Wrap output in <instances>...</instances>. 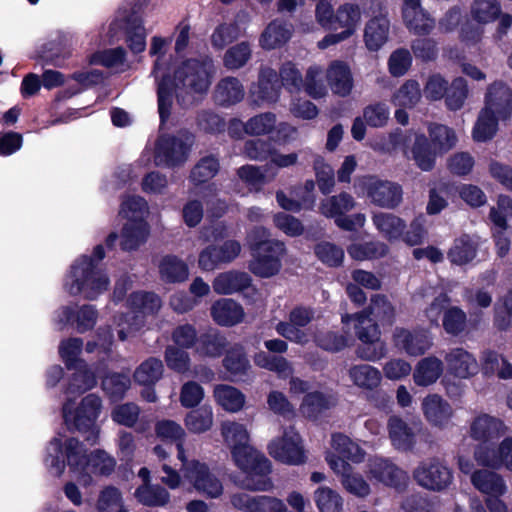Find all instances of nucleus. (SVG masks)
Instances as JSON below:
<instances>
[{
  "mask_svg": "<svg viewBox=\"0 0 512 512\" xmlns=\"http://www.w3.org/2000/svg\"><path fill=\"white\" fill-rule=\"evenodd\" d=\"M214 72L213 60L204 56L201 58L185 61L175 72V81L171 82L169 77L160 75V60H156L153 74L158 82V111L161 126L168 123L170 109L172 106V92L175 90L176 97H182L183 93H203L211 84V76Z\"/></svg>",
  "mask_w": 512,
  "mask_h": 512,
  "instance_id": "1",
  "label": "nucleus"
},
{
  "mask_svg": "<svg viewBox=\"0 0 512 512\" xmlns=\"http://www.w3.org/2000/svg\"><path fill=\"white\" fill-rule=\"evenodd\" d=\"M354 323V332L361 344L357 347L358 357L368 361H377L387 354L386 343L381 339L379 324L391 326L395 321V309L383 294L372 296L370 304L360 313L345 314L342 322Z\"/></svg>",
  "mask_w": 512,
  "mask_h": 512,
  "instance_id": "2",
  "label": "nucleus"
},
{
  "mask_svg": "<svg viewBox=\"0 0 512 512\" xmlns=\"http://www.w3.org/2000/svg\"><path fill=\"white\" fill-rule=\"evenodd\" d=\"M105 258L102 244L94 247L92 255H81L70 266L64 287L72 295H82L87 300H95L108 290L110 280L106 272L98 267Z\"/></svg>",
  "mask_w": 512,
  "mask_h": 512,
  "instance_id": "3",
  "label": "nucleus"
},
{
  "mask_svg": "<svg viewBox=\"0 0 512 512\" xmlns=\"http://www.w3.org/2000/svg\"><path fill=\"white\" fill-rule=\"evenodd\" d=\"M265 227H254L247 235L251 260L249 271L257 277L270 278L277 275L282 267V257L286 253L282 241L271 239Z\"/></svg>",
  "mask_w": 512,
  "mask_h": 512,
  "instance_id": "4",
  "label": "nucleus"
},
{
  "mask_svg": "<svg viewBox=\"0 0 512 512\" xmlns=\"http://www.w3.org/2000/svg\"><path fill=\"white\" fill-rule=\"evenodd\" d=\"M475 128H497L512 116V89L503 81L487 86Z\"/></svg>",
  "mask_w": 512,
  "mask_h": 512,
  "instance_id": "5",
  "label": "nucleus"
},
{
  "mask_svg": "<svg viewBox=\"0 0 512 512\" xmlns=\"http://www.w3.org/2000/svg\"><path fill=\"white\" fill-rule=\"evenodd\" d=\"M102 410L101 398L90 393L84 396L74 411L63 408L64 422L70 432H78L90 446L97 444L99 427L96 422Z\"/></svg>",
  "mask_w": 512,
  "mask_h": 512,
  "instance_id": "6",
  "label": "nucleus"
},
{
  "mask_svg": "<svg viewBox=\"0 0 512 512\" xmlns=\"http://www.w3.org/2000/svg\"><path fill=\"white\" fill-rule=\"evenodd\" d=\"M430 140L424 134L415 136L411 152L417 167L425 172L434 169L436 158L456 146L458 141L455 130H428Z\"/></svg>",
  "mask_w": 512,
  "mask_h": 512,
  "instance_id": "7",
  "label": "nucleus"
},
{
  "mask_svg": "<svg viewBox=\"0 0 512 512\" xmlns=\"http://www.w3.org/2000/svg\"><path fill=\"white\" fill-rule=\"evenodd\" d=\"M236 466L246 473L245 487L252 491H267L272 487L268 475L271 472L270 460L250 444L231 451Z\"/></svg>",
  "mask_w": 512,
  "mask_h": 512,
  "instance_id": "8",
  "label": "nucleus"
},
{
  "mask_svg": "<svg viewBox=\"0 0 512 512\" xmlns=\"http://www.w3.org/2000/svg\"><path fill=\"white\" fill-rule=\"evenodd\" d=\"M413 477L419 486L435 492L446 490L453 482L452 470L435 457L421 461Z\"/></svg>",
  "mask_w": 512,
  "mask_h": 512,
  "instance_id": "9",
  "label": "nucleus"
},
{
  "mask_svg": "<svg viewBox=\"0 0 512 512\" xmlns=\"http://www.w3.org/2000/svg\"><path fill=\"white\" fill-rule=\"evenodd\" d=\"M268 452L276 461L287 465H301L307 460L301 436L292 427L269 443Z\"/></svg>",
  "mask_w": 512,
  "mask_h": 512,
  "instance_id": "10",
  "label": "nucleus"
},
{
  "mask_svg": "<svg viewBox=\"0 0 512 512\" xmlns=\"http://www.w3.org/2000/svg\"><path fill=\"white\" fill-rule=\"evenodd\" d=\"M370 11L373 16L364 27V43L369 51H378L388 41L391 23L383 3L370 0Z\"/></svg>",
  "mask_w": 512,
  "mask_h": 512,
  "instance_id": "11",
  "label": "nucleus"
},
{
  "mask_svg": "<svg viewBox=\"0 0 512 512\" xmlns=\"http://www.w3.org/2000/svg\"><path fill=\"white\" fill-rule=\"evenodd\" d=\"M268 352L259 351L253 356L257 367L274 372L281 377H287L293 371L290 362L282 356L288 351V343L282 339L275 338L264 341Z\"/></svg>",
  "mask_w": 512,
  "mask_h": 512,
  "instance_id": "12",
  "label": "nucleus"
},
{
  "mask_svg": "<svg viewBox=\"0 0 512 512\" xmlns=\"http://www.w3.org/2000/svg\"><path fill=\"white\" fill-rule=\"evenodd\" d=\"M190 146L175 136L161 135L155 144L154 161L157 166L179 167L185 163Z\"/></svg>",
  "mask_w": 512,
  "mask_h": 512,
  "instance_id": "13",
  "label": "nucleus"
},
{
  "mask_svg": "<svg viewBox=\"0 0 512 512\" xmlns=\"http://www.w3.org/2000/svg\"><path fill=\"white\" fill-rule=\"evenodd\" d=\"M283 130H228L229 136L234 139H240L244 134L256 136L254 139L247 140L244 144V153L252 160H266L272 157L275 152V141L271 134L277 132L280 134Z\"/></svg>",
  "mask_w": 512,
  "mask_h": 512,
  "instance_id": "14",
  "label": "nucleus"
},
{
  "mask_svg": "<svg viewBox=\"0 0 512 512\" xmlns=\"http://www.w3.org/2000/svg\"><path fill=\"white\" fill-rule=\"evenodd\" d=\"M365 188L368 198L379 207L393 209L402 201L403 190L398 183L370 176L365 182Z\"/></svg>",
  "mask_w": 512,
  "mask_h": 512,
  "instance_id": "15",
  "label": "nucleus"
},
{
  "mask_svg": "<svg viewBox=\"0 0 512 512\" xmlns=\"http://www.w3.org/2000/svg\"><path fill=\"white\" fill-rule=\"evenodd\" d=\"M185 478L193 483L195 489L209 497L215 498L221 495L223 486L220 480L210 472L205 463L192 460L186 468Z\"/></svg>",
  "mask_w": 512,
  "mask_h": 512,
  "instance_id": "16",
  "label": "nucleus"
},
{
  "mask_svg": "<svg viewBox=\"0 0 512 512\" xmlns=\"http://www.w3.org/2000/svg\"><path fill=\"white\" fill-rule=\"evenodd\" d=\"M222 367L227 380L231 382L245 381L252 366L244 346L239 343L229 346L223 355Z\"/></svg>",
  "mask_w": 512,
  "mask_h": 512,
  "instance_id": "17",
  "label": "nucleus"
},
{
  "mask_svg": "<svg viewBox=\"0 0 512 512\" xmlns=\"http://www.w3.org/2000/svg\"><path fill=\"white\" fill-rule=\"evenodd\" d=\"M402 18L407 29L417 35H428L435 28L434 18L421 6L420 0H403Z\"/></svg>",
  "mask_w": 512,
  "mask_h": 512,
  "instance_id": "18",
  "label": "nucleus"
},
{
  "mask_svg": "<svg viewBox=\"0 0 512 512\" xmlns=\"http://www.w3.org/2000/svg\"><path fill=\"white\" fill-rule=\"evenodd\" d=\"M281 85L278 81V74L273 68L261 65L258 73V80L251 85L250 93L255 102H276L279 98Z\"/></svg>",
  "mask_w": 512,
  "mask_h": 512,
  "instance_id": "19",
  "label": "nucleus"
},
{
  "mask_svg": "<svg viewBox=\"0 0 512 512\" xmlns=\"http://www.w3.org/2000/svg\"><path fill=\"white\" fill-rule=\"evenodd\" d=\"M229 344L224 332L209 327L199 333L195 355L203 359H218L224 355Z\"/></svg>",
  "mask_w": 512,
  "mask_h": 512,
  "instance_id": "20",
  "label": "nucleus"
},
{
  "mask_svg": "<svg viewBox=\"0 0 512 512\" xmlns=\"http://www.w3.org/2000/svg\"><path fill=\"white\" fill-rule=\"evenodd\" d=\"M395 346L410 356H420L431 346V340L424 330L410 331L406 328H396L393 333Z\"/></svg>",
  "mask_w": 512,
  "mask_h": 512,
  "instance_id": "21",
  "label": "nucleus"
},
{
  "mask_svg": "<svg viewBox=\"0 0 512 512\" xmlns=\"http://www.w3.org/2000/svg\"><path fill=\"white\" fill-rule=\"evenodd\" d=\"M389 438L392 445L399 451H412L416 445L418 424L409 425L400 416L392 415L387 423Z\"/></svg>",
  "mask_w": 512,
  "mask_h": 512,
  "instance_id": "22",
  "label": "nucleus"
},
{
  "mask_svg": "<svg viewBox=\"0 0 512 512\" xmlns=\"http://www.w3.org/2000/svg\"><path fill=\"white\" fill-rule=\"evenodd\" d=\"M370 474L376 481L397 489L405 486L407 480L405 471L384 458H375L371 461Z\"/></svg>",
  "mask_w": 512,
  "mask_h": 512,
  "instance_id": "23",
  "label": "nucleus"
},
{
  "mask_svg": "<svg viewBox=\"0 0 512 512\" xmlns=\"http://www.w3.org/2000/svg\"><path fill=\"white\" fill-rule=\"evenodd\" d=\"M422 410L426 420L440 429L446 428L452 418L451 405L437 394L428 395L422 402Z\"/></svg>",
  "mask_w": 512,
  "mask_h": 512,
  "instance_id": "24",
  "label": "nucleus"
},
{
  "mask_svg": "<svg viewBox=\"0 0 512 512\" xmlns=\"http://www.w3.org/2000/svg\"><path fill=\"white\" fill-rule=\"evenodd\" d=\"M478 249L479 239L464 233L454 239L447 252V259L452 265L464 266L476 258Z\"/></svg>",
  "mask_w": 512,
  "mask_h": 512,
  "instance_id": "25",
  "label": "nucleus"
},
{
  "mask_svg": "<svg viewBox=\"0 0 512 512\" xmlns=\"http://www.w3.org/2000/svg\"><path fill=\"white\" fill-rule=\"evenodd\" d=\"M448 369L456 377L466 379L478 372L475 357L463 348H454L445 356Z\"/></svg>",
  "mask_w": 512,
  "mask_h": 512,
  "instance_id": "26",
  "label": "nucleus"
},
{
  "mask_svg": "<svg viewBox=\"0 0 512 512\" xmlns=\"http://www.w3.org/2000/svg\"><path fill=\"white\" fill-rule=\"evenodd\" d=\"M211 316L218 325L231 327L242 322L244 310L235 300L223 298L212 305Z\"/></svg>",
  "mask_w": 512,
  "mask_h": 512,
  "instance_id": "27",
  "label": "nucleus"
},
{
  "mask_svg": "<svg viewBox=\"0 0 512 512\" xmlns=\"http://www.w3.org/2000/svg\"><path fill=\"white\" fill-rule=\"evenodd\" d=\"M504 428L502 420L488 414H482L472 422L470 435L473 439L486 443L498 439L504 433Z\"/></svg>",
  "mask_w": 512,
  "mask_h": 512,
  "instance_id": "28",
  "label": "nucleus"
},
{
  "mask_svg": "<svg viewBox=\"0 0 512 512\" xmlns=\"http://www.w3.org/2000/svg\"><path fill=\"white\" fill-rule=\"evenodd\" d=\"M160 279L166 284L183 283L188 279V265L174 254L164 255L158 265Z\"/></svg>",
  "mask_w": 512,
  "mask_h": 512,
  "instance_id": "29",
  "label": "nucleus"
},
{
  "mask_svg": "<svg viewBox=\"0 0 512 512\" xmlns=\"http://www.w3.org/2000/svg\"><path fill=\"white\" fill-rule=\"evenodd\" d=\"M250 285L249 274L235 270L218 274L212 283L214 291L220 295H231L247 289Z\"/></svg>",
  "mask_w": 512,
  "mask_h": 512,
  "instance_id": "30",
  "label": "nucleus"
},
{
  "mask_svg": "<svg viewBox=\"0 0 512 512\" xmlns=\"http://www.w3.org/2000/svg\"><path fill=\"white\" fill-rule=\"evenodd\" d=\"M471 483L481 493L491 496H502L507 487L501 475L494 471L479 469L472 473Z\"/></svg>",
  "mask_w": 512,
  "mask_h": 512,
  "instance_id": "31",
  "label": "nucleus"
},
{
  "mask_svg": "<svg viewBox=\"0 0 512 512\" xmlns=\"http://www.w3.org/2000/svg\"><path fill=\"white\" fill-rule=\"evenodd\" d=\"M331 90L339 96H347L353 88V78L347 64L334 61L326 74Z\"/></svg>",
  "mask_w": 512,
  "mask_h": 512,
  "instance_id": "32",
  "label": "nucleus"
},
{
  "mask_svg": "<svg viewBox=\"0 0 512 512\" xmlns=\"http://www.w3.org/2000/svg\"><path fill=\"white\" fill-rule=\"evenodd\" d=\"M245 95V90L236 77L228 76L221 79L215 87L214 99L223 106H228L240 102Z\"/></svg>",
  "mask_w": 512,
  "mask_h": 512,
  "instance_id": "33",
  "label": "nucleus"
},
{
  "mask_svg": "<svg viewBox=\"0 0 512 512\" xmlns=\"http://www.w3.org/2000/svg\"><path fill=\"white\" fill-rule=\"evenodd\" d=\"M67 465L73 472H86L89 454L83 442L75 437L67 438L63 444Z\"/></svg>",
  "mask_w": 512,
  "mask_h": 512,
  "instance_id": "34",
  "label": "nucleus"
},
{
  "mask_svg": "<svg viewBox=\"0 0 512 512\" xmlns=\"http://www.w3.org/2000/svg\"><path fill=\"white\" fill-rule=\"evenodd\" d=\"M291 35V25L281 20H273L262 32L259 42L264 49H275L285 44Z\"/></svg>",
  "mask_w": 512,
  "mask_h": 512,
  "instance_id": "35",
  "label": "nucleus"
},
{
  "mask_svg": "<svg viewBox=\"0 0 512 512\" xmlns=\"http://www.w3.org/2000/svg\"><path fill=\"white\" fill-rule=\"evenodd\" d=\"M389 109L384 103H374L363 109L361 116L355 118L351 128H380L387 125L389 120Z\"/></svg>",
  "mask_w": 512,
  "mask_h": 512,
  "instance_id": "36",
  "label": "nucleus"
},
{
  "mask_svg": "<svg viewBox=\"0 0 512 512\" xmlns=\"http://www.w3.org/2000/svg\"><path fill=\"white\" fill-rule=\"evenodd\" d=\"M372 220L379 232L390 242L400 239L406 228L405 221L392 213H375Z\"/></svg>",
  "mask_w": 512,
  "mask_h": 512,
  "instance_id": "37",
  "label": "nucleus"
},
{
  "mask_svg": "<svg viewBox=\"0 0 512 512\" xmlns=\"http://www.w3.org/2000/svg\"><path fill=\"white\" fill-rule=\"evenodd\" d=\"M411 142V134L403 133V130H395L388 134V136H379L371 141L373 150L381 153H393L396 151H403L407 153V149Z\"/></svg>",
  "mask_w": 512,
  "mask_h": 512,
  "instance_id": "38",
  "label": "nucleus"
},
{
  "mask_svg": "<svg viewBox=\"0 0 512 512\" xmlns=\"http://www.w3.org/2000/svg\"><path fill=\"white\" fill-rule=\"evenodd\" d=\"M443 372V363L436 357L423 358L417 364L413 378L418 386H428L435 383Z\"/></svg>",
  "mask_w": 512,
  "mask_h": 512,
  "instance_id": "39",
  "label": "nucleus"
},
{
  "mask_svg": "<svg viewBox=\"0 0 512 512\" xmlns=\"http://www.w3.org/2000/svg\"><path fill=\"white\" fill-rule=\"evenodd\" d=\"M130 386V376L124 372H109L101 381L102 390L111 401L122 400Z\"/></svg>",
  "mask_w": 512,
  "mask_h": 512,
  "instance_id": "40",
  "label": "nucleus"
},
{
  "mask_svg": "<svg viewBox=\"0 0 512 512\" xmlns=\"http://www.w3.org/2000/svg\"><path fill=\"white\" fill-rule=\"evenodd\" d=\"M147 224L144 222L126 223L121 231L120 247L123 251L137 250L148 236Z\"/></svg>",
  "mask_w": 512,
  "mask_h": 512,
  "instance_id": "41",
  "label": "nucleus"
},
{
  "mask_svg": "<svg viewBox=\"0 0 512 512\" xmlns=\"http://www.w3.org/2000/svg\"><path fill=\"white\" fill-rule=\"evenodd\" d=\"M164 366L160 359L149 357L143 361L133 374L134 381L142 386H154L163 375Z\"/></svg>",
  "mask_w": 512,
  "mask_h": 512,
  "instance_id": "42",
  "label": "nucleus"
},
{
  "mask_svg": "<svg viewBox=\"0 0 512 512\" xmlns=\"http://www.w3.org/2000/svg\"><path fill=\"white\" fill-rule=\"evenodd\" d=\"M219 169L220 163L216 156H204L191 169L189 180L194 186H200L214 178Z\"/></svg>",
  "mask_w": 512,
  "mask_h": 512,
  "instance_id": "43",
  "label": "nucleus"
},
{
  "mask_svg": "<svg viewBox=\"0 0 512 512\" xmlns=\"http://www.w3.org/2000/svg\"><path fill=\"white\" fill-rule=\"evenodd\" d=\"M184 423L187 430L194 434H201L210 430L213 425V411L211 406L202 405L193 408L186 414Z\"/></svg>",
  "mask_w": 512,
  "mask_h": 512,
  "instance_id": "44",
  "label": "nucleus"
},
{
  "mask_svg": "<svg viewBox=\"0 0 512 512\" xmlns=\"http://www.w3.org/2000/svg\"><path fill=\"white\" fill-rule=\"evenodd\" d=\"M137 501L148 507H162L170 500V494L160 485L142 484L134 493Z\"/></svg>",
  "mask_w": 512,
  "mask_h": 512,
  "instance_id": "45",
  "label": "nucleus"
},
{
  "mask_svg": "<svg viewBox=\"0 0 512 512\" xmlns=\"http://www.w3.org/2000/svg\"><path fill=\"white\" fill-rule=\"evenodd\" d=\"M488 217L493 227L501 228V230L510 229L512 227V198L500 194L496 206L490 208Z\"/></svg>",
  "mask_w": 512,
  "mask_h": 512,
  "instance_id": "46",
  "label": "nucleus"
},
{
  "mask_svg": "<svg viewBox=\"0 0 512 512\" xmlns=\"http://www.w3.org/2000/svg\"><path fill=\"white\" fill-rule=\"evenodd\" d=\"M349 376L356 386L367 390L377 388L382 379L380 371L368 364L352 366L349 369Z\"/></svg>",
  "mask_w": 512,
  "mask_h": 512,
  "instance_id": "47",
  "label": "nucleus"
},
{
  "mask_svg": "<svg viewBox=\"0 0 512 512\" xmlns=\"http://www.w3.org/2000/svg\"><path fill=\"white\" fill-rule=\"evenodd\" d=\"M217 403L226 411L238 412L245 404V395L236 387L219 385L214 390Z\"/></svg>",
  "mask_w": 512,
  "mask_h": 512,
  "instance_id": "48",
  "label": "nucleus"
},
{
  "mask_svg": "<svg viewBox=\"0 0 512 512\" xmlns=\"http://www.w3.org/2000/svg\"><path fill=\"white\" fill-rule=\"evenodd\" d=\"M331 445L337 454L347 462L360 463L364 459L365 452L360 446L342 433H334L332 435Z\"/></svg>",
  "mask_w": 512,
  "mask_h": 512,
  "instance_id": "49",
  "label": "nucleus"
},
{
  "mask_svg": "<svg viewBox=\"0 0 512 512\" xmlns=\"http://www.w3.org/2000/svg\"><path fill=\"white\" fill-rule=\"evenodd\" d=\"M126 42L133 53H140L146 47V30L142 19L132 14L126 21Z\"/></svg>",
  "mask_w": 512,
  "mask_h": 512,
  "instance_id": "50",
  "label": "nucleus"
},
{
  "mask_svg": "<svg viewBox=\"0 0 512 512\" xmlns=\"http://www.w3.org/2000/svg\"><path fill=\"white\" fill-rule=\"evenodd\" d=\"M74 370L69 382V390L73 393H84L97 384L95 373L89 368L86 361L73 367Z\"/></svg>",
  "mask_w": 512,
  "mask_h": 512,
  "instance_id": "51",
  "label": "nucleus"
},
{
  "mask_svg": "<svg viewBox=\"0 0 512 512\" xmlns=\"http://www.w3.org/2000/svg\"><path fill=\"white\" fill-rule=\"evenodd\" d=\"M473 20L480 24L495 21L501 14V5L497 0H474L470 7Z\"/></svg>",
  "mask_w": 512,
  "mask_h": 512,
  "instance_id": "52",
  "label": "nucleus"
},
{
  "mask_svg": "<svg viewBox=\"0 0 512 512\" xmlns=\"http://www.w3.org/2000/svg\"><path fill=\"white\" fill-rule=\"evenodd\" d=\"M332 405L330 396L321 391H313L305 394L301 409L309 418H317Z\"/></svg>",
  "mask_w": 512,
  "mask_h": 512,
  "instance_id": "53",
  "label": "nucleus"
},
{
  "mask_svg": "<svg viewBox=\"0 0 512 512\" xmlns=\"http://www.w3.org/2000/svg\"><path fill=\"white\" fill-rule=\"evenodd\" d=\"M221 434L231 451H236L237 447H247L249 444V434L243 424L237 422H223L221 425Z\"/></svg>",
  "mask_w": 512,
  "mask_h": 512,
  "instance_id": "54",
  "label": "nucleus"
},
{
  "mask_svg": "<svg viewBox=\"0 0 512 512\" xmlns=\"http://www.w3.org/2000/svg\"><path fill=\"white\" fill-rule=\"evenodd\" d=\"M361 20V11L358 5L345 3L338 7L335 13V23L344 28V33H349V37L355 32Z\"/></svg>",
  "mask_w": 512,
  "mask_h": 512,
  "instance_id": "55",
  "label": "nucleus"
},
{
  "mask_svg": "<svg viewBox=\"0 0 512 512\" xmlns=\"http://www.w3.org/2000/svg\"><path fill=\"white\" fill-rule=\"evenodd\" d=\"M355 206L354 198L346 192L331 196L321 205L322 214L329 218H336L351 211Z\"/></svg>",
  "mask_w": 512,
  "mask_h": 512,
  "instance_id": "56",
  "label": "nucleus"
},
{
  "mask_svg": "<svg viewBox=\"0 0 512 512\" xmlns=\"http://www.w3.org/2000/svg\"><path fill=\"white\" fill-rule=\"evenodd\" d=\"M196 123L200 128H219L225 125H228L229 128H238L244 125L239 118L230 117L229 120H226L221 113L211 109L199 111L197 113Z\"/></svg>",
  "mask_w": 512,
  "mask_h": 512,
  "instance_id": "57",
  "label": "nucleus"
},
{
  "mask_svg": "<svg viewBox=\"0 0 512 512\" xmlns=\"http://www.w3.org/2000/svg\"><path fill=\"white\" fill-rule=\"evenodd\" d=\"M442 326L447 334L459 336L467 326V315L460 307L451 306L444 311Z\"/></svg>",
  "mask_w": 512,
  "mask_h": 512,
  "instance_id": "58",
  "label": "nucleus"
},
{
  "mask_svg": "<svg viewBox=\"0 0 512 512\" xmlns=\"http://www.w3.org/2000/svg\"><path fill=\"white\" fill-rule=\"evenodd\" d=\"M314 253L316 257L328 267H339L344 260V250L338 245L322 241L315 245Z\"/></svg>",
  "mask_w": 512,
  "mask_h": 512,
  "instance_id": "59",
  "label": "nucleus"
},
{
  "mask_svg": "<svg viewBox=\"0 0 512 512\" xmlns=\"http://www.w3.org/2000/svg\"><path fill=\"white\" fill-rule=\"evenodd\" d=\"M314 498L320 512H341L342 510V497L337 491L329 487H319L315 491Z\"/></svg>",
  "mask_w": 512,
  "mask_h": 512,
  "instance_id": "60",
  "label": "nucleus"
},
{
  "mask_svg": "<svg viewBox=\"0 0 512 512\" xmlns=\"http://www.w3.org/2000/svg\"><path fill=\"white\" fill-rule=\"evenodd\" d=\"M82 348L83 340L81 338H69L61 342L59 354L68 370L76 367L77 364L83 365L85 360L79 357Z\"/></svg>",
  "mask_w": 512,
  "mask_h": 512,
  "instance_id": "61",
  "label": "nucleus"
},
{
  "mask_svg": "<svg viewBox=\"0 0 512 512\" xmlns=\"http://www.w3.org/2000/svg\"><path fill=\"white\" fill-rule=\"evenodd\" d=\"M116 466V461L104 450L97 449L89 454V464L86 471L101 476L110 475Z\"/></svg>",
  "mask_w": 512,
  "mask_h": 512,
  "instance_id": "62",
  "label": "nucleus"
},
{
  "mask_svg": "<svg viewBox=\"0 0 512 512\" xmlns=\"http://www.w3.org/2000/svg\"><path fill=\"white\" fill-rule=\"evenodd\" d=\"M347 252L354 260H372L385 255V246L375 242L352 243L347 247Z\"/></svg>",
  "mask_w": 512,
  "mask_h": 512,
  "instance_id": "63",
  "label": "nucleus"
},
{
  "mask_svg": "<svg viewBox=\"0 0 512 512\" xmlns=\"http://www.w3.org/2000/svg\"><path fill=\"white\" fill-rule=\"evenodd\" d=\"M494 326L499 331H506L512 324V288L502 299V304L494 306Z\"/></svg>",
  "mask_w": 512,
  "mask_h": 512,
  "instance_id": "64",
  "label": "nucleus"
}]
</instances>
